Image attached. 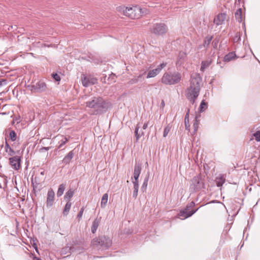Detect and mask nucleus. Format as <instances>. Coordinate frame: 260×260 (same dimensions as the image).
Instances as JSON below:
<instances>
[{
  "mask_svg": "<svg viewBox=\"0 0 260 260\" xmlns=\"http://www.w3.org/2000/svg\"><path fill=\"white\" fill-rule=\"evenodd\" d=\"M86 107L94 110L95 114L101 115L107 112L112 108L111 103L103 98L93 97L90 100L86 102Z\"/></svg>",
  "mask_w": 260,
  "mask_h": 260,
  "instance_id": "nucleus-1",
  "label": "nucleus"
},
{
  "mask_svg": "<svg viewBox=\"0 0 260 260\" xmlns=\"http://www.w3.org/2000/svg\"><path fill=\"white\" fill-rule=\"evenodd\" d=\"M112 239L105 235L100 236L93 239L91 241L93 247L102 251L109 249L112 246Z\"/></svg>",
  "mask_w": 260,
  "mask_h": 260,
  "instance_id": "nucleus-2",
  "label": "nucleus"
},
{
  "mask_svg": "<svg viewBox=\"0 0 260 260\" xmlns=\"http://www.w3.org/2000/svg\"><path fill=\"white\" fill-rule=\"evenodd\" d=\"M205 180L201 175L194 176L189 182V190L191 192H197L202 189H205Z\"/></svg>",
  "mask_w": 260,
  "mask_h": 260,
  "instance_id": "nucleus-3",
  "label": "nucleus"
},
{
  "mask_svg": "<svg viewBox=\"0 0 260 260\" xmlns=\"http://www.w3.org/2000/svg\"><path fill=\"white\" fill-rule=\"evenodd\" d=\"M181 80V75L179 72H166L164 74L161 82L165 85H174Z\"/></svg>",
  "mask_w": 260,
  "mask_h": 260,
  "instance_id": "nucleus-4",
  "label": "nucleus"
},
{
  "mask_svg": "<svg viewBox=\"0 0 260 260\" xmlns=\"http://www.w3.org/2000/svg\"><path fill=\"white\" fill-rule=\"evenodd\" d=\"M123 14L131 19L138 18L142 13V9L137 6L133 7H123Z\"/></svg>",
  "mask_w": 260,
  "mask_h": 260,
  "instance_id": "nucleus-5",
  "label": "nucleus"
},
{
  "mask_svg": "<svg viewBox=\"0 0 260 260\" xmlns=\"http://www.w3.org/2000/svg\"><path fill=\"white\" fill-rule=\"evenodd\" d=\"M168 31V27L164 23H156L153 25L150 28V31L152 34L156 36H163Z\"/></svg>",
  "mask_w": 260,
  "mask_h": 260,
  "instance_id": "nucleus-6",
  "label": "nucleus"
},
{
  "mask_svg": "<svg viewBox=\"0 0 260 260\" xmlns=\"http://www.w3.org/2000/svg\"><path fill=\"white\" fill-rule=\"evenodd\" d=\"M27 88L32 92L42 93L47 90V86L46 83L43 80H40L36 83V84L28 85Z\"/></svg>",
  "mask_w": 260,
  "mask_h": 260,
  "instance_id": "nucleus-7",
  "label": "nucleus"
},
{
  "mask_svg": "<svg viewBox=\"0 0 260 260\" xmlns=\"http://www.w3.org/2000/svg\"><path fill=\"white\" fill-rule=\"evenodd\" d=\"M200 91L198 88H193L189 86L187 88L186 93L185 94L186 98L189 100L192 105H193L199 95Z\"/></svg>",
  "mask_w": 260,
  "mask_h": 260,
  "instance_id": "nucleus-8",
  "label": "nucleus"
},
{
  "mask_svg": "<svg viewBox=\"0 0 260 260\" xmlns=\"http://www.w3.org/2000/svg\"><path fill=\"white\" fill-rule=\"evenodd\" d=\"M81 81L84 87H87L98 83V79L95 77H87L84 75L81 77Z\"/></svg>",
  "mask_w": 260,
  "mask_h": 260,
  "instance_id": "nucleus-9",
  "label": "nucleus"
},
{
  "mask_svg": "<svg viewBox=\"0 0 260 260\" xmlns=\"http://www.w3.org/2000/svg\"><path fill=\"white\" fill-rule=\"evenodd\" d=\"M21 157L16 155L9 158V163L12 168L15 170H19L21 167Z\"/></svg>",
  "mask_w": 260,
  "mask_h": 260,
  "instance_id": "nucleus-10",
  "label": "nucleus"
},
{
  "mask_svg": "<svg viewBox=\"0 0 260 260\" xmlns=\"http://www.w3.org/2000/svg\"><path fill=\"white\" fill-rule=\"evenodd\" d=\"M202 81V78L199 74H196L195 76L191 78L190 81V85L193 88H198L200 90V84Z\"/></svg>",
  "mask_w": 260,
  "mask_h": 260,
  "instance_id": "nucleus-11",
  "label": "nucleus"
},
{
  "mask_svg": "<svg viewBox=\"0 0 260 260\" xmlns=\"http://www.w3.org/2000/svg\"><path fill=\"white\" fill-rule=\"evenodd\" d=\"M55 193L52 189H50L47 192L46 206L47 208L51 207L54 201Z\"/></svg>",
  "mask_w": 260,
  "mask_h": 260,
  "instance_id": "nucleus-12",
  "label": "nucleus"
},
{
  "mask_svg": "<svg viewBox=\"0 0 260 260\" xmlns=\"http://www.w3.org/2000/svg\"><path fill=\"white\" fill-rule=\"evenodd\" d=\"M177 215L181 220H184L192 216V213L184 207L179 210Z\"/></svg>",
  "mask_w": 260,
  "mask_h": 260,
  "instance_id": "nucleus-13",
  "label": "nucleus"
},
{
  "mask_svg": "<svg viewBox=\"0 0 260 260\" xmlns=\"http://www.w3.org/2000/svg\"><path fill=\"white\" fill-rule=\"evenodd\" d=\"M142 171V164L139 162H136L134 166L133 178L134 180H139V178Z\"/></svg>",
  "mask_w": 260,
  "mask_h": 260,
  "instance_id": "nucleus-14",
  "label": "nucleus"
},
{
  "mask_svg": "<svg viewBox=\"0 0 260 260\" xmlns=\"http://www.w3.org/2000/svg\"><path fill=\"white\" fill-rule=\"evenodd\" d=\"M45 179H40L39 177L35 176L34 178L32 177L31 178V185L32 186L33 190L35 191L36 189L38 188V186L40 185L44 182Z\"/></svg>",
  "mask_w": 260,
  "mask_h": 260,
  "instance_id": "nucleus-15",
  "label": "nucleus"
},
{
  "mask_svg": "<svg viewBox=\"0 0 260 260\" xmlns=\"http://www.w3.org/2000/svg\"><path fill=\"white\" fill-rule=\"evenodd\" d=\"M74 155V150L70 151L63 158L62 162L65 165H68L73 159Z\"/></svg>",
  "mask_w": 260,
  "mask_h": 260,
  "instance_id": "nucleus-16",
  "label": "nucleus"
},
{
  "mask_svg": "<svg viewBox=\"0 0 260 260\" xmlns=\"http://www.w3.org/2000/svg\"><path fill=\"white\" fill-rule=\"evenodd\" d=\"M5 151L10 156L14 155L16 153L15 151L13 150V149L10 146L8 142L7 138L5 137Z\"/></svg>",
  "mask_w": 260,
  "mask_h": 260,
  "instance_id": "nucleus-17",
  "label": "nucleus"
},
{
  "mask_svg": "<svg viewBox=\"0 0 260 260\" xmlns=\"http://www.w3.org/2000/svg\"><path fill=\"white\" fill-rule=\"evenodd\" d=\"M141 126H140V123H138L137 124L135 129V136L136 137V142H137L139 139L143 136H144V132L141 130L139 132V129L140 128Z\"/></svg>",
  "mask_w": 260,
  "mask_h": 260,
  "instance_id": "nucleus-18",
  "label": "nucleus"
},
{
  "mask_svg": "<svg viewBox=\"0 0 260 260\" xmlns=\"http://www.w3.org/2000/svg\"><path fill=\"white\" fill-rule=\"evenodd\" d=\"M213 38V37L212 36H207L204 40L203 44L202 45V46H200V48H201L202 46H203L205 48L206 50H207L209 48V45Z\"/></svg>",
  "mask_w": 260,
  "mask_h": 260,
  "instance_id": "nucleus-19",
  "label": "nucleus"
},
{
  "mask_svg": "<svg viewBox=\"0 0 260 260\" xmlns=\"http://www.w3.org/2000/svg\"><path fill=\"white\" fill-rule=\"evenodd\" d=\"M238 56L236 54L235 52L232 51L226 54L223 60L226 62L230 61L232 60L237 58Z\"/></svg>",
  "mask_w": 260,
  "mask_h": 260,
  "instance_id": "nucleus-20",
  "label": "nucleus"
},
{
  "mask_svg": "<svg viewBox=\"0 0 260 260\" xmlns=\"http://www.w3.org/2000/svg\"><path fill=\"white\" fill-rule=\"evenodd\" d=\"M101 217L99 218H96L92 222V226L91 228V232L92 234H94L99 227V223L100 222Z\"/></svg>",
  "mask_w": 260,
  "mask_h": 260,
  "instance_id": "nucleus-21",
  "label": "nucleus"
},
{
  "mask_svg": "<svg viewBox=\"0 0 260 260\" xmlns=\"http://www.w3.org/2000/svg\"><path fill=\"white\" fill-rule=\"evenodd\" d=\"M236 20L239 23H241L243 20L242 8H238L235 13Z\"/></svg>",
  "mask_w": 260,
  "mask_h": 260,
  "instance_id": "nucleus-22",
  "label": "nucleus"
},
{
  "mask_svg": "<svg viewBox=\"0 0 260 260\" xmlns=\"http://www.w3.org/2000/svg\"><path fill=\"white\" fill-rule=\"evenodd\" d=\"M225 181V178L223 175H220L219 177H216L215 179L216 186L221 187Z\"/></svg>",
  "mask_w": 260,
  "mask_h": 260,
  "instance_id": "nucleus-23",
  "label": "nucleus"
},
{
  "mask_svg": "<svg viewBox=\"0 0 260 260\" xmlns=\"http://www.w3.org/2000/svg\"><path fill=\"white\" fill-rule=\"evenodd\" d=\"M208 103L205 102V100H203L198 108V112L200 113H203L208 108Z\"/></svg>",
  "mask_w": 260,
  "mask_h": 260,
  "instance_id": "nucleus-24",
  "label": "nucleus"
},
{
  "mask_svg": "<svg viewBox=\"0 0 260 260\" xmlns=\"http://www.w3.org/2000/svg\"><path fill=\"white\" fill-rule=\"evenodd\" d=\"M211 60H203L201 62L200 71L202 72H204L206 68L209 67L211 64Z\"/></svg>",
  "mask_w": 260,
  "mask_h": 260,
  "instance_id": "nucleus-25",
  "label": "nucleus"
},
{
  "mask_svg": "<svg viewBox=\"0 0 260 260\" xmlns=\"http://www.w3.org/2000/svg\"><path fill=\"white\" fill-rule=\"evenodd\" d=\"M72 252V247L70 245L69 246L68 244L66 246L63 247L60 250V253L61 255H65L68 253H71Z\"/></svg>",
  "mask_w": 260,
  "mask_h": 260,
  "instance_id": "nucleus-26",
  "label": "nucleus"
},
{
  "mask_svg": "<svg viewBox=\"0 0 260 260\" xmlns=\"http://www.w3.org/2000/svg\"><path fill=\"white\" fill-rule=\"evenodd\" d=\"M71 246H76L84 245V241L79 237H77L75 239H73L72 244H70Z\"/></svg>",
  "mask_w": 260,
  "mask_h": 260,
  "instance_id": "nucleus-27",
  "label": "nucleus"
},
{
  "mask_svg": "<svg viewBox=\"0 0 260 260\" xmlns=\"http://www.w3.org/2000/svg\"><path fill=\"white\" fill-rule=\"evenodd\" d=\"M72 247V252H77V253H81L83 252L85 248L83 247V245L76 246Z\"/></svg>",
  "mask_w": 260,
  "mask_h": 260,
  "instance_id": "nucleus-28",
  "label": "nucleus"
},
{
  "mask_svg": "<svg viewBox=\"0 0 260 260\" xmlns=\"http://www.w3.org/2000/svg\"><path fill=\"white\" fill-rule=\"evenodd\" d=\"M74 191L72 189H69L66 192L64 196V199L67 202L70 201V199L73 197Z\"/></svg>",
  "mask_w": 260,
  "mask_h": 260,
  "instance_id": "nucleus-29",
  "label": "nucleus"
},
{
  "mask_svg": "<svg viewBox=\"0 0 260 260\" xmlns=\"http://www.w3.org/2000/svg\"><path fill=\"white\" fill-rule=\"evenodd\" d=\"M108 200V194L106 193L103 194L101 199V207L102 208H105L107 205Z\"/></svg>",
  "mask_w": 260,
  "mask_h": 260,
  "instance_id": "nucleus-30",
  "label": "nucleus"
},
{
  "mask_svg": "<svg viewBox=\"0 0 260 260\" xmlns=\"http://www.w3.org/2000/svg\"><path fill=\"white\" fill-rule=\"evenodd\" d=\"M143 74H140L139 76L134 77L129 81V84H134L142 81Z\"/></svg>",
  "mask_w": 260,
  "mask_h": 260,
  "instance_id": "nucleus-31",
  "label": "nucleus"
},
{
  "mask_svg": "<svg viewBox=\"0 0 260 260\" xmlns=\"http://www.w3.org/2000/svg\"><path fill=\"white\" fill-rule=\"evenodd\" d=\"M149 178V175L148 173L147 176L145 177L143 183L141 186V190L144 192L146 190L147 185H148V182Z\"/></svg>",
  "mask_w": 260,
  "mask_h": 260,
  "instance_id": "nucleus-32",
  "label": "nucleus"
},
{
  "mask_svg": "<svg viewBox=\"0 0 260 260\" xmlns=\"http://www.w3.org/2000/svg\"><path fill=\"white\" fill-rule=\"evenodd\" d=\"M65 189H66V184H65L62 183V184H60L59 185V187H58V190L57 191V193H56L57 197H61L63 194Z\"/></svg>",
  "mask_w": 260,
  "mask_h": 260,
  "instance_id": "nucleus-33",
  "label": "nucleus"
},
{
  "mask_svg": "<svg viewBox=\"0 0 260 260\" xmlns=\"http://www.w3.org/2000/svg\"><path fill=\"white\" fill-rule=\"evenodd\" d=\"M71 205L72 203L70 201L67 202L62 212V214L64 216H67L68 214L71 207Z\"/></svg>",
  "mask_w": 260,
  "mask_h": 260,
  "instance_id": "nucleus-34",
  "label": "nucleus"
},
{
  "mask_svg": "<svg viewBox=\"0 0 260 260\" xmlns=\"http://www.w3.org/2000/svg\"><path fill=\"white\" fill-rule=\"evenodd\" d=\"M9 140L11 141L12 142H14L16 140L17 136V134L14 130H10L9 135Z\"/></svg>",
  "mask_w": 260,
  "mask_h": 260,
  "instance_id": "nucleus-35",
  "label": "nucleus"
},
{
  "mask_svg": "<svg viewBox=\"0 0 260 260\" xmlns=\"http://www.w3.org/2000/svg\"><path fill=\"white\" fill-rule=\"evenodd\" d=\"M159 73L156 70V69H153L152 70L149 71L147 75L146 78H153L156 76Z\"/></svg>",
  "mask_w": 260,
  "mask_h": 260,
  "instance_id": "nucleus-36",
  "label": "nucleus"
},
{
  "mask_svg": "<svg viewBox=\"0 0 260 260\" xmlns=\"http://www.w3.org/2000/svg\"><path fill=\"white\" fill-rule=\"evenodd\" d=\"M200 117V115L196 116L194 121H193V133H196L199 127V120L198 118Z\"/></svg>",
  "mask_w": 260,
  "mask_h": 260,
  "instance_id": "nucleus-37",
  "label": "nucleus"
},
{
  "mask_svg": "<svg viewBox=\"0 0 260 260\" xmlns=\"http://www.w3.org/2000/svg\"><path fill=\"white\" fill-rule=\"evenodd\" d=\"M172 128V125L170 124H168L164 129L163 132V137H166L168 134V133L170 132L171 129Z\"/></svg>",
  "mask_w": 260,
  "mask_h": 260,
  "instance_id": "nucleus-38",
  "label": "nucleus"
},
{
  "mask_svg": "<svg viewBox=\"0 0 260 260\" xmlns=\"http://www.w3.org/2000/svg\"><path fill=\"white\" fill-rule=\"evenodd\" d=\"M69 140V138H67L64 137L62 140L59 141V145L58 147V149L62 147L63 145L66 144V143L68 142Z\"/></svg>",
  "mask_w": 260,
  "mask_h": 260,
  "instance_id": "nucleus-39",
  "label": "nucleus"
},
{
  "mask_svg": "<svg viewBox=\"0 0 260 260\" xmlns=\"http://www.w3.org/2000/svg\"><path fill=\"white\" fill-rule=\"evenodd\" d=\"M115 78H116V76L115 74H114L113 73L110 74L109 77L107 79V80L108 81V84H111L112 82H115Z\"/></svg>",
  "mask_w": 260,
  "mask_h": 260,
  "instance_id": "nucleus-40",
  "label": "nucleus"
},
{
  "mask_svg": "<svg viewBox=\"0 0 260 260\" xmlns=\"http://www.w3.org/2000/svg\"><path fill=\"white\" fill-rule=\"evenodd\" d=\"M51 76L55 81L59 82L61 80L60 76L57 73H53Z\"/></svg>",
  "mask_w": 260,
  "mask_h": 260,
  "instance_id": "nucleus-41",
  "label": "nucleus"
},
{
  "mask_svg": "<svg viewBox=\"0 0 260 260\" xmlns=\"http://www.w3.org/2000/svg\"><path fill=\"white\" fill-rule=\"evenodd\" d=\"M167 64V63L166 62H163L162 63L159 64L157 67L156 69V70L157 71V72L159 73L161 70L165 68Z\"/></svg>",
  "mask_w": 260,
  "mask_h": 260,
  "instance_id": "nucleus-42",
  "label": "nucleus"
},
{
  "mask_svg": "<svg viewBox=\"0 0 260 260\" xmlns=\"http://www.w3.org/2000/svg\"><path fill=\"white\" fill-rule=\"evenodd\" d=\"M214 22L217 25H221L222 23V21H221V20L218 15V14L216 16V17L214 19Z\"/></svg>",
  "mask_w": 260,
  "mask_h": 260,
  "instance_id": "nucleus-43",
  "label": "nucleus"
},
{
  "mask_svg": "<svg viewBox=\"0 0 260 260\" xmlns=\"http://www.w3.org/2000/svg\"><path fill=\"white\" fill-rule=\"evenodd\" d=\"M195 202L194 201H191L189 203L187 204L184 208L189 211L191 208L195 206Z\"/></svg>",
  "mask_w": 260,
  "mask_h": 260,
  "instance_id": "nucleus-44",
  "label": "nucleus"
},
{
  "mask_svg": "<svg viewBox=\"0 0 260 260\" xmlns=\"http://www.w3.org/2000/svg\"><path fill=\"white\" fill-rule=\"evenodd\" d=\"M94 55L91 53H88L87 55L85 57V59L87 61L91 62L93 61V58Z\"/></svg>",
  "mask_w": 260,
  "mask_h": 260,
  "instance_id": "nucleus-45",
  "label": "nucleus"
},
{
  "mask_svg": "<svg viewBox=\"0 0 260 260\" xmlns=\"http://www.w3.org/2000/svg\"><path fill=\"white\" fill-rule=\"evenodd\" d=\"M253 136L255 138V140L257 142H260V130L257 131L253 134Z\"/></svg>",
  "mask_w": 260,
  "mask_h": 260,
  "instance_id": "nucleus-46",
  "label": "nucleus"
},
{
  "mask_svg": "<svg viewBox=\"0 0 260 260\" xmlns=\"http://www.w3.org/2000/svg\"><path fill=\"white\" fill-rule=\"evenodd\" d=\"M84 207H82L80 211H79V212L78 213V214H77V218L78 219V220H79L80 219V218H82V215H83V212H84Z\"/></svg>",
  "mask_w": 260,
  "mask_h": 260,
  "instance_id": "nucleus-47",
  "label": "nucleus"
},
{
  "mask_svg": "<svg viewBox=\"0 0 260 260\" xmlns=\"http://www.w3.org/2000/svg\"><path fill=\"white\" fill-rule=\"evenodd\" d=\"M133 183L134 185V189L138 190H139V180H134V181H133Z\"/></svg>",
  "mask_w": 260,
  "mask_h": 260,
  "instance_id": "nucleus-48",
  "label": "nucleus"
},
{
  "mask_svg": "<svg viewBox=\"0 0 260 260\" xmlns=\"http://www.w3.org/2000/svg\"><path fill=\"white\" fill-rule=\"evenodd\" d=\"M91 62L95 64H99L102 62V60L100 58H98L94 56L93 58V61Z\"/></svg>",
  "mask_w": 260,
  "mask_h": 260,
  "instance_id": "nucleus-49",
  "label": "nucleus"
},
{
  "mask_svg": "<svg viewBox=\"0 0 260 260\" xmlns=\"http://www.w3.org/2000/svg\"><path fill=\"white\" fill-rule=\"evenodd\" d=\"M8 83V80L6 79H0V87L6 85Z\"/></svg>",
  "mask_w": 260,
  "mask_h": 260,
  "instance_id": "nucleus-50",
  "label": "nucleus"
},
{
  "mask_svg": "<svg viewBox=\"0 0 260 260\" xmlns=\"http://www.w3.org/2000/svg\"><path fill=\"white\" fill-rule=\"evenodd\" d=\"M133 233V231L129 229H124L123 230V233L124 234H126V235H130V234H132Z\"/></svg>",
  "mask_w": 260,
  "mask_h": 260,
  "instance_id": "nucleus-51",
  "label": "nucleus"
},
{
  "mask_svg": "<svg viewBox=\"0 0 260 260\" xmlns=\"http://www.w3.org/2000/svg\"><path fill=\"white\" fill-rule=\"evenodd\" d=\"M218 15L219 16L221 21L223 22L226 18V14L225 13H223L219 14Z\"/></svg>",
  "mask_w": 260,
  "mask_h": 260,
  "instance_id": "nucleus-52",
  "label": "nucleus"
},
{
  "mask_svg": "<svg viewBox=\"0 0 260 260\" xmlns=\"http://www.w3.org/2000/svg\"><path fill=\"white\" fill-rule=\"evenodd\" d=\"M185 127L186 130H189V120H184Z\"/></svg>",
  "mask_w": 260,
  "mask_h": 260,
  "instance_id": "nucleus-53",
  "label": "nucleus"
},
{
  "mask_svg": "<svg viewBox=\"0 0 260 260\" xmlns=\"http://www.w3.org/2000/svg\"><path fill=\"white\" fill-rule=\"evenodd\" d=\"M138 190L137 189V190L134 189L133 192V198L134 199H136L138 196Z\"/></svg>",
  "mask_w": 260,
  "mask_h": 260,
  "instance_id": "nucleus-54",
  "label": "nucleus"
},
{
  "mask_svg": "<svg viewBox=\"0 0 260 260\" xmlns=\"http://www.w3.org/2000/svg\"><path fill=\"white\" fill-rule=\"evenodd\" d=\"M189 109H187V111L185 115L184 120H189Z\"/></svg>",
  "mask_w": 260,
  "mask_h": 260,
  "instance_id": "nucleus-55",
  "label": "nucleus"
},
{
  "mask_svg": "<svg viewBox=\"0 0 260 260\" xmlns=\"http://www.w3.org/2000/svg\"><path fill=\"white\" fill-rule=\"evenodd\" d=\"M51 148V147H43L40 149L41 151H48Z\"/></svg>",
  "mask_w": 260,
  "mask_h": 260,
  "instance_id": "nucleus-56",
  "label": "nucleus"
},
{
  "mask_svg": "<svg viewBox=\"0 0 260 260\" xmlns=\"http://www.w3.org/2000/svg\"><path fill=\"white\" fill-rule=\"evenodd\" d=\"M241 39L240 36H236L234 38V41L235 42H238L239 40Z\"/></svg>",
  "mask_w": 260,
  "mask_h": 260,
  "instance_id": "nucleus-57",
  "label": "nucleus"
},
{
  "mask_svg": "<svg viewBox=\"0 0 260 260\" xmlns=\"http://www.w3.org/2000/svg\"><path fill=\"white\" fill-rule=\"evenodd\" d=\"M148 125V122H145L144 124L143 125V129H145L147 128Z\"/></svg>",
  "mask_w": 260,
  "mask_h": 260,
  "instance_id": "nucleus-58",
  "label": "nucleus"
},
{
  "mask_svg": "<svg viewBox=\"0 0 260 260\" xmlns=\"http://www.w3.org/2000/svg\"><path fill=\"white\" fill-rule=\"evenodd\" d=\"M200 207L197 208V209H192L191 210H190L191 211V213H192V215L197 212V211L199 209Z\"/></svg>",
  "mask_w": 260,
  "mask_h": 260,
  "instance_id": "nucleus-59",
  "label": "nucleus"
},
{
  "mask_svg": "<svg viewBox=\"0 0 260 260\" xmlns=\"http://www.w3.org/2000/svg\"><path fill=\"white\" fill-rule=\"evenodd\" d=\"M217 43H218V42H217V41H216V42L215 40H214V41L212 42V45H213V47H214V48H216V47Z\"/></svg>",
  "mask_w": 260,
  "mask_h": 260,
  "instance_id": "nucleus-60",
  "label": "nucleus"
},
{
  "mask_svg": "<svg viewBox=\"0 0 260 260\" xmlns=\"http://www.w3.org/2000/svg\"><path fill=\"white\" fill-rule=\"evenodd\" d=\"M165 106V102L164 100H162L161 103H160V107L162 108H164V107Z\"/></svg>",
  "mask_w": 260,
  "mask_h": 260,
  "instance_id": "nucleus-61",
  "label": "nucleus"
},
{
  "mask_svg": "<svg viewBox=\"0 0 260 260\" xmlns=\"http://www.w3.org/2000/svg\"><path fill=\"white\" fill-rule=\"evenodd\" d=\"M34 260H42L40 257L34 256L33 257Z\"/></svg>",
  "mask_w": 260,
  "mask_h": 260,
  "instance_id": "nucleus-62",
  "label": "nucleus"
},
{
  "mask_svg": "<svg viewBox=\"0 0 260 260\" xmlns=\"http://www.w3.org/2000/svg\"><path fill=\"white\" fill-rule=\"evenodd\" d=\"M45 174V171H42L40 172V175H42V176H44Z\"/></svg>",
  "mask_w": 260,
  "mask_h": 260,
  "instance_id": "nucleus-63",
  "label": "nucleus"
},
{
  "mask_svg": "<svg viewBox=\"0 0 260 260\" xmlns=\"http://www.w3.org/2000/svg\"><path fill=\"white\" fill-rule=\"evenodd\" d=\"M241 2V0H238V1L236 2V3L237 4H238V5H240V2Z\"/></svg>",
  "mask_w": 260,
  "mask_h": 260,
  "instance_id": "nucleus-64",
  "label": "nucleus"
}]
</instances>
